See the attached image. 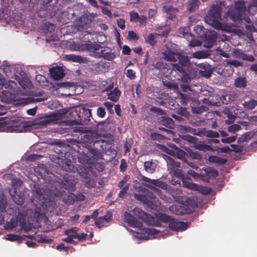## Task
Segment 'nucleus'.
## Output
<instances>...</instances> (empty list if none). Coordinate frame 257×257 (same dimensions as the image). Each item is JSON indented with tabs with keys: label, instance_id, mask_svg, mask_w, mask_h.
<instances>
[{
	"label": "nucleus",
	"instance_id": "1",
	"mask_svg": "<svg viewBox=\"0 0 257 257\" xmlns=\"http://www.w3.org/2000/svg\"><path fill=\"white\" fill-rule=\"evenodd\" d=\"M44 180L46 185L44 190L45 194L50 198L59 197L63 195V189L74 190L75 189V183L74 177L68 173L63 175L62 179L59 178L53 173L47 172L46 175L40 174Z\"/></svg>",
	"mask_w": 257,
	"mask_h": 257
},
{
	"label": "nucleus",
	"instance_id": "2",
	"mask_svg": "<svg viewBox=\"0 0 257 257\" xmlns=\"http://www.w3.org/2000/svg\"><path fill=\"white\" fill-rule=\"evenodd\" d=\"M84 138L88 142L93 143L95 149L87 145H81L79 147L77 151L79 153L78 158L80 162L83 164L87 163L91 158L96 156L97 153L95 149L99 151H104L107 145L106 141L101 139V137H98L97 133L96 132L87 133L84 135Z\"/></svg>",
	"mask_w": 257,
	"mask_h": 257
},
{
	"label": "nucleus",
	"instance_id": "3",
	"mask_svg": "<svg viewBox=\"0 0 257 257\" xmlns=\"http://www.w3.org/2000/svg\"><path fill=\"white\" fill-rule=\"evenodd\" d=\"M246 11V7L244 1H237L234 2V5L230 6L224 17L227 20H230L233 22H239L242 20L244 13Z\"/></svg>",
	"mask_w": 257,
	"mask_h": 257
},
{
	"label": "nucleus",
	"instance_id": "4",
	"mask_svg": "<svg viewBox=\"0 0 257 257\" xmlns=\"http://www.w3.org/2000/svg\"><path fill=\"white\" fill-rule=\"evenodd\" d=\"M69 115L72 117V124L88 125L91 122V119L92 118L91 109L81 107L79 109H76L72 110L69 113Z\"/></svg>",
	"mask_w": 257,
	"mask_h": 257
},
{
	"label": "nucleus",
	"instance_id": "5",
	"mask_svg": "<svg viewBox=\"0 0 257 257\" xmlns=\"http://www.w3.org/2000/svg\"><path fill=\"white\" fill-rule=\"evenodd\" d=\"M156 218L161 222L169 223V227L173 231H184L189 227L188 222L178 221L171 216L163 213L158 214L156 215Z\"/></svg>",
	"mask_w": 257,
	"mask_h": 257
},
{
	"label": "nucleus",
	"instance_id": "6",
	"mask_svg": "<svg viewBox=\"0 0 257 257\" xmlns=\"http://www.w3.org/2000/svg\"><path fill=\"white\" fill-rule=\"evenodd\" d=\"M174 175V179L171 180V184L173 185H180V182L182 181V185L184 187L194 189L195 188L196 185L194 183L188 181L190 180V177L185 176L179 168L171 172Z\"/></svg>",
	"mask_w": 257,
	"mask_h": 257
},
{
	"label": "nucleus",
	"instance_id": "7",
	"mask_svg": "<svg viewBox=\"0 0 257 257\" xmlns=\"http://www.w3.org/2000/svg\"><path fill=\"white\" fill-rule=\"evenodd\" d=\"M172 71H174L179 74L180 79L183 82H188L193 78V76L190 72V68L185 67L178 63L173 64Z\"/></svg>",
	"mask_w": 257,
	"mask_h": 257
},
{
	"label": "nucleus",
	"instance_id": "8",
	"mask_svg": "<svg viewBox=\"0 0 257 257\" xmlns=\"http://www.w3.org/2000/svg\"><path fill=\"white\" fill-rule=\"evenodd\" d=\"M95 13H89L85 14L80 17L78 20L77 21V26L79 30H82L83 29L88 28L94 18L96 17Z\"/></svg>",
	"mask_w": 257,
	"mask_h": 257
},
{
	"label": "nucleus",
	"instance_id": "9",
	"mask_svg": "<svg viewBox=\"0 0 257 257\" xmlns=\"http://www.w3.org/2000/svg\"><path fill=\"white\" fill-rule=\"evenodd\" d=\"M135 214L143 221L148 225L152 226H158V222L155 221L154 217L151 215L146 213L141 209L136 208L134 209Z\"/></svg>",
	"mask_w": 257,
	"mask_h": 257
},
{
	"label": "nucleus",
	"instance_id": "10",
	"mask_svg": "<svg viewBox=\"0 0 257 257\" xmlns=\"http://www.w3.org/2000/svg\"><path fill=\"white\" fill-rule=\"evenodd\" d=\"M201 38L204 42V46L210 48L216 42L217 33L214 30L207 29Z\"/></svg>",
	"mask_w": 257,
	"mask_h": 257
},
{
	"label": "nucleus",
	"instance_id": "11",
	"mask_svg": "<svg viewBox=\"0 0 257 257\" xmlns=\"http://www.w3.org/2000/svg\"><path fill=\"white\" fill-rule=\"evenodd\" d=\"M9 193L12 197L14 202L19 205H22L25 202L24 193L21 191H18L14 184L9 190Z\"/></svg>",
	"mask_w": 257,
	"mask_h": 257
},
{
	"label": "nucleus",
	"instance_id": "12",
	"mask_svg": "<svg viewBox=\"0 0 257 257\" xmlns=\"http://www.w3.org/2000/svg\"><path fill=\"white\" fill-rule=\"evenodd\" d=\"M101 48H102L100 44L92 43L90 40L85 43H82L79 46V48L82 51L87 50L94 53L96 51H99Z\"/></svg>",
	"mask_w": 257,
	"mask_h": 257
},
{
	"label": "nucleus",
	"instance_id": "13",
	"mask_svg": "<svg viewBox=\"0 0 257 257\" xmlns=\"http://www.w3.org/2000/svg\"><path fill=\"white\" fill-rule=\"evenodd\" d=\"M135 198L143 202V203L149 206L152 204V201L151 200H153L156 198V195L151 191H147L145 194H136Z\"/></svg>",
	"mask_w": 257,
	"mask_h": 257
},
{
	"label": "nucleus",
	"instance_id": "14",
	"mask_svg": "<svg viewBox=\"0 0 257 257\" xmlns=\"http://www.w3.org/2000/svg\"><path fill=\"white\" fill-rule=\"evenodd\" d=\"M124 216V219L129 226L133 227H142V223L139 221L134 216L126 212H125Z\"/></svg>",
	"mask_w": 257,
	"mask_h": 257
},
{
	"label": "nucleus",
	"instance_id": "15",
	"mask_svg": "<svg viewBox=\"0 0 257 257\" xmlns=\"http://www.w3.org/2000/svg\"><path fill=\"white\" fill-rule=\"evenodd\" d=\"M71 9L64 10L60 13L58 19L62 23L67 24L74 17V13Z\"/></svg>",
	"mask_w": 257,
	"mask_h": 257
},
{
	"label": "nucleus",
	"instance_id": "16",
	"mask_svg": "<svg viewBox=\"0 0 257 257\" xmlns=\"http://www.w3.org/2000/svg\"><path fill=\"white\" fill-rule=\"evenodd\" d=\"M226 62H227V64L229 65V66H225L223 72H224V70H226L227 72L225 73V75L227 76L231 75L233 72V70L231 67V66H233L235 67L243 66V64L242 62L236 60H226Z\"/></svg>",
	"mask_w": 257,
	"mask_h": 257
},
{
	"label": "nucleus",
	"instance_id": "17",
	"mask_svg": "<svg viewBox=\"0 0 257 257\" xmlns=\"http://www.w3.org/2000/svg\"><path fill=\"white\" fill-rule=\"evenodd\" d=\"M205 21L208 25L211 26L217 30H223V25L218 19H216L212 16L208 14L205 17Z\"/></svg>",
	"mask_w": 257,
	"mask_h": 257
},
{
	"label": "nucleus",
	"instance_id": "18",
	"mask_svg": "<svg viewBox=\"0 0 257 257\" xmlns=\"http://www.w3.org/2000/svg\"><path fill=\"white\" fill-rule=\"evenodd\" d=\"M50 74L51 77L55 80H60L65 75L62 68L58 66L50 69Z\"/></svg>",
	"mask_w": 257,
	"mask_h": 257
},
{
	"label": "nucleus",
	"instance_id": "19",
	"mask_svg": "<svg viewBox=\"0 0 257 257\" xmlns=\"http://www.w3.org/2000/svg\"><path fill=\"white\" fill-rule=\"evenodd\" d=\"M60 117L59 115L56 114H52L49 116L45 117L44 119H42L40 121V124L46 126L49 124H56L58 123V121L60 120Z\"/></svg>",
	"mask_w": 257,
	"mask_h": 257
},
{
	"label": "nucleus",
	"instance_id": "20",
	"mask_svg": "<svg viewBox=\"0 0 257 257\" xmlns=\"http://www.w3.org/2000/svg\"><path fill=\"white\" fill-rule=\"evenodd\" d=\"M58 164L61 166L62 170L66 172H75L76 168L72 164V162L68 159H61Z\"/></svg>",
	"mask_w": 257,
	"mask_h": 257
},
{
	"label": "nucleus",
	"instance_id": "21",
	"mask_svg": "<svg viewBox=\"0 0 257 257\" xmlns=\"http://www.w3.org/2000/svg\"><path fill=\"white\" fill-rule=\"evenodd\" d=\"M54 198H61L62 201L66 204H72L75 202L76 199L75 195L72 193L66 194V192H63V195L59 197H54Z\"/></svg>",
	"mask_w": 257,
	"mask_h": 257
},
{
	"label": "nucleus",
	"instance_id": "22",
	"mask_svg": "<svg viewBox=\"0 0 257 257\" xmlns=\"http://www.w3.org/2000/svg\"><path fill=\"white\" fill-rule=\"evenodd\" d=\"M163 8L167 15V19L173 21L176 18L178 10L171 6H165Z\"/></svg>",
	"mask_w": 257,
	"mask_h": 257
},
{
	"label": "nucleus",
	"instance_id": "23",
	"mask_svg": "<svg viewBox=\"0 0 257 257\" xmlns=\"http://www.w3.org/2000/svg\"><path fill=\"white\" fill-rule=\"evenodd\" d=\"M158 119L160 123L169 128H171L174 126V123L173 120L171 118L167 116L166 113L163 116L160 117Z\"/></svg>",
	"mask_w": 257,
	"mask_h": 257
},
{
	"label": "nucleus",
	"instance_id": "24",
	"mask_svg": "<svg viewBox=\"0 0 257 257\" xmlns=\"http://www.w3.org/2000/svg\"><path fill=\"white\" fill-rule=\"evenodd\" d=\"M111 216L106 214L103 216H100L95 220V224L99 228L105 226L106 223H107L111 219Z\"/></svg>",
	"mask_w": 257,
	"mask_h": 257
},
{
	"label": "nucleus",
	"instance_id": "25",
	"mask_svg": "<svg viewBox=\"0 0 257 257\" xmlns=\"http://www.w3.org/2000/svg\"><path fill=\"white\" fill-rule=\"evenodd\" d=\"M179 53L171 50H166L163 53L164 59L168 61L175 62L177 61V57Z\"/></svg>",
	"mask_w": 257,
	"mask_h": 257
},
{
	"label": "nucleus",
	"instance_id": "26",
	"mask_svg": "<svg viewBox=\"0 0 257 257\" xmlns=\"http://www.w3.org/2000/svg\"><path fill=\"white\" fill-rule=\"evenodd\" d=\"M220 12L221 9L217 5H213L209 10L208 14L212 16L213 17L218 19V21H219L221 19Z\"/></svg>",
	"mask_w": 257,
	"mask_h": 257
},
{
	"label": "nucleus",
	"instance_id": "27",
	"mask_svg": "<svg viewBox=\"0 0 257 257\" xmlns=\"http://www.w3.org/2000/svg\"><path fill=\"white\" fill-rule=\"evenodd\" d=\"M120 94V91L117 87H116L107 93V98L113 102H116L118 101Z\"/></svg>",
	"mask_w": 257,
	"mask_h": 257
},
{
	"label": "nucleus",
	"instance_id": "28",
	"mask_svg": "<svg viewBox=\"0 0 257 257\" xmlns=\"http://www.w3.org/2000/svg\"><path fill=\"white\" fill-rule=\"evenodd\" d=\"M167 163L168 168L170 170V172H172L180 167V163L175 161L174 159L171 157H167Z\"/></svg>",
	"mask_w": 257,
	"mask_h": 257
},
{
	"label": "nucleus",
	"instance_id": "29",
	"mask_svg": "<svg viewBox=\"0 0 257 257\" xmlns=\"http://www.w3.org/2000/svg\"><path fill=\"white\" fill-rule=\"evenodd\" d=\"M5 88L13 92H15L17 87V84L11 80H7L5 78V82L3 84V88Z\"/></svg>",
	"mask_w": 257,
	"mask_h": 257
},
{
	"label": "nucleus",
	"instance_id": "30",
	"mask_svg": "<svg viewBox=\"0 0 257 257\" xmlns=\"http://www.w3.org/2000/svg\"><path fill=\"white\" fill-rule=\"evenodd\" d=\"M7 206V200L4 198L0 200V225L3 224L5 221L4 214L6 211Z\"/></svg>",
	"mask_w": 257,
	"mask_h": 257
},
{
	"label": "nucleus",
	"instance_id": "31",
	"mask_svg": "<svg viewBox=\"0 0 257 257\" xmlns=\"http://www.w3.org/2000/svg\"><path fill=\"white\" fill-rule=\"evenodd\" d=\"M237 57L241 58L243 60L247 61L249 62H254L255 61V58L252 55H249L241 51H237Z\"/></svg>",
	"mask_w": 257,
	"mask_h": 257
},
{
	"label": "nucleus",
	"instance_id": "32",
	"mask_svg": "<svg viewBox=\"0 0 257 257\" xmlns=\"http://www.w3.org/2000/svg\"><path fill=\"white\" fill-rule=\"evenodd\" d=\"M200 4L199 0H190L188 3L187 10L190 13H192L198 9Z\"/></svg>",
	"mask_w": 257,
	"mask_h": 257
},
{
	"label": "nucleus",
	"instance_id": "33",
	"mask_svg": "<svg viewBox=\"0 0 257 257\" xmlns=\"http://www.w3.org/2000/svg\"><path fill=\"white\" fill-rule=\"evenodd\" d=\"M158 36V33H150L146 37H145V42L149 44L150 46L153 47L157 43L156 37Z\"/></svg>",
	"mask_w": 257,
	"mask_h": 257
},
{
	"label": "nucleus",
	"instance_id": "34",
	"mask_svg": "<svg viewBox=\"0 0 257 257\" xmlns=\"http://www.w3.org/2000/svg\"><path fill=\"white\" fill-rule=\"evenodd\" d=\"M177 60H179V64L188 67V66L190 64V60L188 56L179 53L177 57Z\"/></svg>",
	"mask_w": 257,
	"mask_h": 257
},
{
	"label": "nucleus",
	"instance_id": "35",
	"mask_svg": "<svg viewBox=\"0 0 257 257\" xmlns=\"http://www.w3.org/2000/svg\"><path fill=\"white\" fill-rule=\"evenodd\" d=\"M141 180L144 182L148 183V184H146V185L149 188H152V189L155 191V192L160 195V194L161 193V191L158 189L153 187V181L154 179H151L147 177L143 176L141 178Z\"/></svg>",
	"mask_w": 257,
	"mask_h": 257
},
{
	"label": "nucleus",
	"instance_id": "36",
	"mask_svg": "<svg viewBox=\"0 0 257 257\" xmlns=\"http://www.w3.org/2000/svg\"><path fill=\"white\" fill-rule=\"evenodd\" d=\"M11 127V131L22 132L26 131L27 126L22 122H18L15 125L12 126Z\"/></svg>",
	"mask_w": 257,
	"mask_h": 257
},
{
	"label": "nucleus",
	"instance_id": "37",
	"mask_svg": "<svg viewBox=\"0 0 257 257\" xmlns=\"http://www.w3.org/2000/svg\"><path fill=\"white\" fill-rule=\"evenodd\" d=\"M254 136V132H248L243 134L241 137H239L238 139V142L240 143H243L247 142L250 140Z\"/></svg>",
	"mask_w": 257,
	"mask_h": 257
},
{
	"label": "nucleus",
	"instance_id": "38",
	"mask_svg": "<svg viewBox=\"0 0 257 257\" xmlns=\"http://www.w3.org/2000/svg\"><path fill=\"white\" fill-rule=\"evenodd\" d=\"M209 161L210 162L216 163L217 165H224L227 162V160L226 159L215 156L210 157Z\"/></svg>",
	"mask_w": 257,
	"mask_h": 257
},
{
	"label": "nucleus",
	"instance_id": "39",
	"mask_svg": "<svg viewBox=\"0 0 257 257\" xmlns=\"http://www.w3.org/2000/svg\"><path fill=\"white\" fill-rule=\"evenodd\" d=\"M85 172L83 173L84 175L86 176V178L84 180L85 186L88 188H94L96 186V182L93 178L87 177V174L86 173L87 170L84 168Z\"/></svg>",
	"mask_w": 257,
	"mask_h": 257
},
{
	"label": "nucleus",
	"instance_id": "40",
	"mask_svg": "<svg viewBox=\"0 0 257 257\" xmlns=\"http://www.w3.org/2000/svg\"><path fill=\"white\" fill-rule=\"evenodd\" d=\"M247 80L244 77H239L235 80V86L238 88H244L246 86Z\"/></svg>",
	"mask_w": 257,
	"mask_h": 257
},
{
	"label": "nucleus",
	"instance_id": "41",
	"mask_svg": "<svg viewBox=\"0 0 257 257\" xmlns=\"http://www.w3.org/2000/svg\"><path fill=\"white\" fill-rule=\"evenodd\" d=\"M145 170L149 173H153L156 169V164L152 161L144 162Z\"/></svg>",
	"mask_w": 257,
	"mask_h": 257
},
{
	"label": "nucleus",
	"instance_id": "42",
	"mask_svg": "<svg viewBox=\"0 0 257 257\" xmlns=\"http://www.w3.org/2000/svg\"><path fill=\"white\" fill-rule=\"evenodd\" d=\"M66 58L68 61H72L73 62L83 63L84 62V58L78 55L73 54L67 55Z\"/></svg>",
	"mask_w": 257,
	"mask_h": 257
},
{
	"label": "nucleus",
	"instance_id": "43",
	"mask_svg": "<svg viewBox=\"0 0 257 257\" xmlns=\"http://www.w3.org/2000/svg\"><path fill=\"white\" fill-rule=\"evenodd\" d=\"M203 135L207 138H216L219 137V133L212 130H206L204 128Z\"/></svg>",
	"mask_w": 257,
	"mask_h": 257
},
{
	"label": "nucleus",
	"instance_id": "44",
	"mask_svg": "<svg viewBox=\"0 0 257 257\" xmlns=\"http://www.w3.org/2000/svg\"><path fill=\"white\" fill-rule=\"evenodd\" d=\"M243 104L245 108L252 109L257 105V100L251 99L249 101H245Z\"/></svg>",
	"mask_w": 257,
	"mask_h": 257
},
{
	"label": "nucleus",
	"instance_id": "45",
	"mask_svg": "<svg viewBox=\"0 0 257 257\" xmlns=\"http://www.w3.org/2000/svg\"><path fill=\"white\" fill-rule=\"evenodd\" d=\"M79 230V228L77 227H73L71 228L67 229L64 230V233L65 235H73L74 237L73 238H75L76 235L77 234L78 231Z\"/></svg>",
	"mask_w": 257,
	"mask_h": 257
},
{
	"label": "nucleus",
	"instance_id": "46",
	"mask_svg": "<svg viewBox=\"0 0 257 257\" xmlns=\"http://www.w3.org/2000/svg\"><path fill=\"white\" fill-rule=\"evenodd\" d=\"M110 123L106 121H100L97 124L98 128L99 130H101L104 132H107L110 127H109Z\"/></svg>",
	"mask_w": 257,
	"mask_h": 257
},
{
	"label": "nucleus",
	"instance_id": "47",
	"mask_svg": "<svg viewBox=\"0 0 257 257\" xmlns=\"http://www.w3.org/2000/svg\"><path fill=\"white\" fill-rule=\"evenodd\" d=\"M247 11L249 14L251 15H254V13L252 12V11L254 12L257 11V0H252L251 1L248 7Z\"/></svg>",
	"mask_w": 257,
	"mask_h": 257
},
{
	"label": "nucleus",
	"instance_id": "48",
	"mask_svg": "<svg viewBox=\"0 0 257 257\" xmlns=\"http://www.w3.org/2000/svg\"><path fill=\"white\" fill-rule=\"evenodd\" d=\"M207 29H205L203 26L197 25L194 27V31L198 35L199 37L202 38Z\"/></svg>",
	"mask_w": 257,
	"mask_h": 257
},
{
	"label": "nucleus",
	"instance_id": "49",
	"mask_svg": "<svg viewBox=\"0 0 257 257\" xmlns=\"http://www.w3.org/2000/svg\"><path fill=\"white\" fill-rule=\"evenodd\" d=\"M184 157L183 158H185L186 157H189L190 158L192 159L200 160L201 159V156L199 154L193 152H188V153H184Z\"/></svg>",
	"mask_w": 257,
	"mask_h": 257
},
{
	"label": "nucleus",
	"instance_id": "50",
	"mask_svg": "<svg viewBox=\"0 0 257 257\" xmlns=\"http://www.w3.org/2000/svg\"><path fill=\"white\" fill-rule=\"evenodd\" d=\"M179 99H180V102L182 105H186L189 101L190 97L187 94L180 93L179 95Z\"/></svg>",
	"mask_w": 257,
	"mask_h": 257
},
{
	"label": "nucleus",
	"instance_id": "51",
	"mask_svg": "<svg viewBox=\"0 0 257 257\" xmlns=\"http://www.w3.org/2000/svg\"><path fill=\"white\" fill-rule=\"evenodd\" d=\"M127 39L131 41H137L139 40V37L136 32L133 31H129Z\"/></svg>",
	"mask_w": 257,
	"mask_h": 257
},
{
	"label": "nucleus",
	"instance_id": "52",
	"mask_svg": "<svg viewBox=\"0 0 257 257\" xmlns=\"http://www.w3.org/2000/svg\"><path fill=\"white\" fill-rule=\"evenodd\" d=\"M115 58L114 52H111V51H105L103 58L108 61H112Z\"/></svg>",
	"mask_w": 257,
	"mask_h": 257
},
{
	"label": "nucleus",
	"instance_id": "53",
	"mask_svg": "<svg viewBox=\"0 0 257 257\" xmlns=\"http://www.w3.org/2000/svg\"><path fill=\"white\" fill-rule=\"evenodd\" d=\"M150 111L153 113H156L157 115H164L166 113L160 108L152 107Z\"/></svg>",
	"mask_w": 257,
	"mask_h": 257
},
{
	"label": "nucleus",
	"instance_id": "54",
	"mask_svg": "<svg viewBox=\"0 0 257 257\" xmlns=\"http://www.w3.org/2000/svg\"><path fill=\"white\" fill-rule=\"evenodd\" d=\"M153 185L160 187L162 189H166L167 187V184L162 181L159 180H154L153 181Z\"/></svg>",
	"mask_w": 257,
	"mask_h": 257
},
{
	"label": "nucleus",
	"instance_id": "55",
	"mask_svg": "<svg viewBox=\"0 0 257 257\" xmlns=\"http://www.w3.org/2000/svg\"><path fill=\"white\" fill-rule=\"evenodd\" d=\"M3 66V72L8 77H10L12 74L10 70V65L7 62H4V64Z\"/></svg>",
	"mask_w": 257,
	"mask_h": 257
},
{
	"label": "nucleus",
	"instance_id": "56",
	"mask_svg": "<svg viewBox=\"0 0 257 257\" xmlns=\"http://www.w3.org/2000/svg\"><path fill=\"white\" fill-rule=\"evenodd\" d=\"M7 236L8 240L12 241H20L23 238V237L21 236L13 234H9L7 235Z\"/></svg>",
	"mask_w": 257,
	"mask_h": 257
},
{
	"label": "nucleus",
	"instance_id": "57",
	"mask_svg": "<svg viewBox=\"0 0 257 257\" xmlns=\"http://www.w3.org/2000/svg\"><path fill=\"white\" fill-rule=\"evenodd\" d=\"M108 47L103 48V49H101L100 51H96L94 54L93 56L95 58H103L105 53V52L106 51V49H108Z\"/></svg>",
	"mask_w": 257,
	"mask_h": 257
},
{
	"label": "nucleus",
	"instance_id": "58",
	"mask_svg": "<svg viewBox=\"0 0 257 257\" xmlns=\"http://www.w3.org/2000/svg\"><path fill=\"white\" fill-rule=\"evenodd\" d=\"M199 74L206 78H209L212 73V69H207V70H200L199 72Z\"/></svg>",
	"mask_w": 257,
	"mask_h": 257
},
{
	"label": "nucleus",
	"instance_id": "59",
	"mask_svg": "<svg viewBox=\"0 0 257 257\" xmlns=\"http://www.w3.org/2000/svg\"><path fill=\"white\" fill-rule=\"evenodd\" d=\"M204 132V128H199L197 129H195L194 128H192L191 129L190 134H192L194 135L201 136L203 135Z\"/></svg>",
	"mask_w": 257,
	"mask_h": 257
},
{
	"label": "nucleus",
	"instance_id": "60",
	"mask_svg": "<svg viewBox=\"0 0 257 257\" xmlns=\"http://www.w3.org/2000/svg\"><path fill=\"white\" fill-rule=\"evenodd\" d=\"M19 83L23 88H27L31 85V82L27 79H20L19 81Z\"/></svg>",
	"mask_w": 257,
	"mask_h": 257
},
{
	"label": "nucleus",
	"instance_id": "61",
	"mask_svg": "<svg viewBox=\"0 0 257 257\" xmlns=\"http://www.w3.org/2000/svg\"><path fill=\"white\" fill-rule=\"evenodd\" d=\"M73 237H74L73 235H67L66 238H62V240L65 242L75 245L77 244V242L73 240L74 238Z\"/></svg>",
	"mask_w": 257,
	"mask_h": 257
},
{
	"label": "nucleus",
	"instance_id": "62",
	"mask_svg": "<svg viewBox=\"0 0 257 257\" xmlns=\"http://www.w3.org/2000/svg\"><path fill=\"white\" fill-rule=\"evenodd\" d=\"M193 57L198 59L205 58L207 57V54L203 51H198L193 54Z\"/></svg>",
	"mask_w": 257,
	"mask_h": 257
},
{
	"label": "nucleus",
	"instance_id": "63",
	"mask_svg": "<svg viewBox=\"0 0 257 257\" xmlns=\"http://www.w3.org/2000/svg\"><path fill=\"white\" fill-rule=\"evenodd\" d=\"M140 16L137 12H130V20L131 21H134L137 22L139 21Z\"/></svg>",
	"mask_w": 257,
	"mask_h": 257
},
{
	"label": "nucleus",
	"instance_id": "64",
	"mask_svg": "<svg viewBox=\"0 0 257 257\" xmlns=\"http://www.w3.org/2000/svg\"><path fill=\"white\" fill-rule=\"evenodd\" d=\"M182 139L185 141H187L188 142H190L191 143H194L196 142V138L193 136H191L189 135H183L182 137Z\"/></svg>",
	"mask_w": 257,
	"mask_h": 257
}]
</instances>
